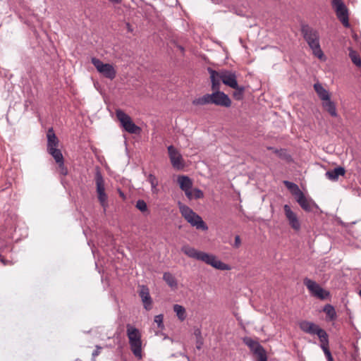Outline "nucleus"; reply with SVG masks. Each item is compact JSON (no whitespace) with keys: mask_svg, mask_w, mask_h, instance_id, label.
Listing matches in <instances>:
<instances>
[{"mask_svg":"<svg viewBox=\"0 0 361 361\" xmlns=\"http://www.w3.org/2000/svg\"><path fill=\"white\" fill-rule=\"evenodd\" d=\"M181 251L188 257L204 262L214 268L219 270H229L230 267L228 264L221 262L217 257L211 254L204 252L199 251L194 247L188 245H183L181 247Z\"/></svg>","mask_w":361,"mask_h":361,"instance_id":"obj_1","label":"nucleus"},{"mask_svg":"<svg viewBox=\"0 0 361 361\" xmlns=\"http://www.w3.org/2000/svg\"><path fill=\"white\" fill-rule=\"evenodd\" d=\"M207 71L210 75L212 89L218 90L219 87H221V81L231 88L238 87L237 75L235 72L225 69L215 71L211 68H208Z\"/></svg>","mask_w":361,"mask_h":361,"instance_id":"obj_2","label":"nucleus"},{"mask_svg":"<svg viewBox=\"0 0 361 361\" xmlns=\"http://www.w3.org/2000/svg\"><path fill=\"white\" fill-rule=\"evenodd\" d=\"M301 31L313 54L318 59L324 60V54L320 47L318 32L308 25H303Z\"/></svg>","mask_w":361,"mask_h":361,"instance_id":"obj_3","label":"nucleus"},{"mask_svg":"<svg viewBox=\"0 0 361 361\" xmlns=\"http://www.w3.org/2000/svg\"><path fill=\"white\" fill-rule=\"evenodd\" d=\"M179 211L182 216L192 226L195 227L197 229L207 231L208 227L202 217L196 214L188 206L178 202Z\"/></svg>","mask_w":361,"mask_h":361,"instance_id":"obj_4","label":"nucleus"},{"mask_svg":"<svg viewBox=\"0 0 361 361\" xmlns=\"http://www.w3.org/2000/svg\"><path fill=\"white\" fill-rule=\"evenodd\" d=\"M126 334L131 351L137 358L141 359L142 342L140 331L131 324H127Z\"/></svg>","mask_w":361,"mask_h":361,"instance_id":"obj_5","label":"nucleus"},{"mask_svg":"<svg viewBox=\"0 0 361 361\" xmlns=\"http://www.w3.org/2000/svg\"><path fill=\"white\" fill-rule=\"evenodd\" d=\"M331 5L338 19L345 27H348L350 26L348 11L343 0H331Z\"/></svg>","mask_w":361,"mask_h":361,"instance_id":"obj_6","label":"nucleus"},{"mask_svg":"<svg viewBox=\"0 0 361 361\" xmlns=\"http://www.w3.org/2000/svg\"><path fill=\"white\" fill-rule=\"evenodd\" d=\"M92 63L94 66L97 71L105 78L113 80L116 78V71L114 67L109 63H104L99 59L92 58Z\"/></svg>","mask_w":361,"mask_h":361,"instance_id":"obj_7","label":"nucleus"},{"mask_svg":"<svg viewBox=\"0 0 361 361\" xmlns=\"http://www.w3.org/2000/svg\"><path fill=\"white\" fill-rule=\"evenodd\" d=\"M304 285L307 287L309 292L314 297L320 300H325L330 295V293L322 288L317 283L312 279L305 278L303 281Z\"/></svg>","mask_w":361,"mask_h":361,"instance_id":"obj_8","label":"nucleus"},{"mask_svg":"<svg viewBox=\"0 0 361 361\" xmlns=\"http://www.w3.org/2000/svg\"><path fill=\"white\" fill-rule=\"evenodd\" d=\"M243 341L253 354L256 355L257 361H267L266 351L258 341L249 337L245 338Z\"/></svg>","mask_w":361,"mask_h":361,"instance_id":"obj_9","label":"nucleus"},{"mask_svg":"<svg viewBox=\"0 0 361 361\" xmlns=\"http://www.w3.org/2000/svg\"><path fill=\"white\" fill-rule=\"evenodd\" d=\"M95 183L98 200L105 211L108 207V196L105 192L104 180L100 173L96 174Z\"/></svg>","mask_w":361,"mask_h":361,"instance_id":"obj_10","label":"nucleus"},{"mask_svg":"<svg viewBox=\"0 0 361 361\" xmlns=\"http://www.w3.org/2000/svg\"><path fill=\"white\" fill-rule=\"evenodd\" d=\"M116 114L122 126L127 132L130 133H138L140 131V128L136 126L133 122L131 118L122 110H116Z\"/></svg>","mask_w":361,"mask_h":361,"instance_id":"obj_11","label":"nucleus"},{"mask_svg":"<svg viewBox=\"0 0 361 361\" xmlns=\"http://www.w3.org/2000/svg\"><path fill=\"white\" fill-rule=\"evenodd\" d=\"M220 88L221 87H219L218 90L212 89L213 91V93L212 94V104L224 107L231 106V100L227 94L220 91Z\"/></svg>","mask_w":361,"mask_h":361,"instance_id":"obj_12","label":"nucleus"},{"mask_svg":"<svg viewBox=\"0 0 361 361\" xmlns=\"http://www.w3.org/2000/svg\"><path fill=\"white\" fill-rule=\"evenodd\" d=\"M168 153L173 167L176 170L183 169L185 164L180 152L173 145H170L168 147Z\"/></svg>","mask_w":361,"mask_h":361,"instance_id":"obj_13","label":"nucleus"},{"mask_svg":"<svg viewBox=\"0 0 361 361\" xmlns=\"http://www.w3.org/2000/svg\"><path fill=\"white\" fill-rule=\"evenodd\" d=\"M283 211L289 226L295 231L300 230L301 224L295 212L288 204L283 206Z\"/></svg>","mask_w":361,"mask_h":361,"instance_id":"obj_14","label":"nucleus"},{"mask_svg":"<svg viewBox=\"0 0 361 361\" xmlns=\"http://www.w3.org/2000/svg\"><path fill=\"white\" fill-rule=\"evenodd\" d=\"M139 296L141 298L144 308L149 311L152 308V299L149 294V288L145 286H142L138 292Z\"/></svg>","mask_w":361,"mask_h":361,"instance_id":"obj_15","label":"nucleus"},{"mask_svg":"<svg viewBox=\"0 0 361 361\" xmlns=\"http://www.w3.org/2000/svg\"><path fill=\"white\" fill-rule=\"evenodd\" d=\"M48 152L53 157L55 161L59 165L60 173L62 175H66L68 170L64 166L63 157L61 150L55 148L52 150H49Z\"/></svg>","mask_w":361,"mask_h":361,"instance_id":"obj_16","label":"nucleus"},{"mask_svg":"<svg viewBox=\"0 0 361 361\" xmlns=\"http://www.w3.org/2000/svg\"><path fill=\"white\" fill-rule=\"evenodd\" d=\"M299 326L302 331L312 335H317L321 329L318 325L308 321L300 322Z\"/></svg>","mask_w":361,"mask_h":361,"instance_id":"obj_17","label":"nucleus"},{"mask_svg":"<svg viewBox=\"0 0 361 361\" xmlns=\"http://www.w3.org/2000/svg\"><path fill=\"white\" fill-rule=\"evenodd\" d=\"M177 182L179 185L180 188L183 191L189 190L193 185L192 179L185 175H180L178 176Z\"/></svg>","mask_w":361,"mask_h":361,"instance_id":"obj_18","label":"nucleus"},{"mask_svg":"<svg viewBox=\"0 0 361 361\" xmlns=\"http://www.w3.org/2000/svg\"><path fill=\"white\" fill-rule=\"evenodd\" d=\"M345 174V170L343 167L338 166L334 170L326 172V177L331 181H337L340 176H343Z\"/></svg>","mask_w":361,"mask_h":361,"instance_id":"obj_19","label":"nucleus"},{"mask_svg":"<svg viewBox=\"0 0 361 361\" xmlns=\"http://www.w3.org/2000/svg\"><path fill=\"white\" fill-rule=\"evenodd\" d=\"M295 198L303 210L306 212H310L312 210V201L307 199L302 192L296 196Z\"/></svg>","mask_w":361,"mask_h":361,"instance_id":"obj_20","label":"nucleus"},{"mask_svg":"<svg viewBox=\"0 0 361 361\" xmlns=\"http://www.w3.org/2000/svg\"><path fill=\"white\" fill-rule=\"evenodd\" d=\"M12 250V247L10 245H6L4 247L0 248V262L3 265H11L13 264L11 257H8L7 254L10 253Z\"/></svg>","mask_w":361,"mask_h":361,"instance_id":"obj_21","label":"nucleus"},{"mask_svg":"<svg viewBox=\"0 0 361 361\" xmlns=\"http://www.w3.org/2000/svg\"><path fill=\"white\" fill-rule=\"evenodd\" d=\"M47 151L57 148L59 145V140L56 136L52 128L49 129L47 132Z\"/></svg>","mask_w":361,"mask_h":361,"instance_id":"obj_22","label":"nucleus"},{"mask_svg":"<svg viewBox=\"0 0 361 361\" xmlns=\"http://www.w3.org/2000/svg\"><path fill=\"white\" fill-rule=\"evenodd\" d=\"M314 89L323 102L330 99L329 92L320 83H315L314 85Z\"/></svg>","mask_w":361,"mask_h":361,"instance_id":"obj_23","label":"nucleus"},{"mask_svg":"<svg viewBox=\"0 0 361 361\" xmlns=\"http://www.w3.org/2000/svg\"><path fill=\"white\" fill-rule=\"evenodd\" d=\"M324 109L333 117L338 116L335 104L330 99L323 102Z\"/></svg>","mask_w":361,"mask_h":361,"instance_id":"obj_24","label":"nucleus"},{"mask_svg":"<svg viewBox=\"0 0 361 361\" xmlns=\"http://www.w3.org/2000/svg\"><path fill=\"white\" fill-rule=\"evenodd\" d=\"M212 94H206L201 97L197 98L192 101L194 105H205L212 104Z\"/></svg>","mask_w":361,"mask_h":361,"instance_id":"obj_25","label":"nucleus"},{"mask_svg":"<svg viewBox=\"0 0 361 361\" xmlns=\"http://www.w3.org/2000/svg\"><path fill=\"white\" fill-rule=\"evenodd\" d=\"M283 184L290 190V193L295 197L298 196L300 193L302 192L298 185L295 183L288 180H284Z\"/></svg>","mask_w":361,"mask_h":361,"instance_id":"obj_26","label":"nucleus"},{"mask_svg":"<svg viewBox=\"0 0 361 361\" xmlns=\"http://www.w3.org/2000/svg\"><path fill=\"white\" fill-rule=\"evenodd\" d=\"M323 311L326 313V316L329 317V319L333 321L336 318V312L334 307L329 304L326 305L324 307Z\"/></svg>","mask_w":361,"mask_h":361,"instance_id":"obj_27","label":"nucleus"},{"mask_svg":"<svg viewBox=\"0 0 361 361\" xmlns=\"http://www.w3.org/2000/svg\"><path fill=\"white\" fill-rule=\"evenodd\" d=\"M173 311L176 312L178 318L180 321H183L186 318V312L185 307L180 305H173Z\"/></svg>","mask_w":361,"mask_h":361,"instance_id":"obj_28","label":"nucleus"},{"mask_svg":"<svg viewBox=\"0 0 361 361\" xmlns=\"http://www.w3.org/2000/svg\"><path fill=\"white\" fill-rule=\"evenodd\" d=\"M163 279L170 287L173 288L177 286L176 280L171 274L169 272L164 273Z\"/></svg>","mask_w":361,"mask_h":361,"instance_id":"obj_29","label":"nucleus"},{"mask_svg":"<svg viewBox=\"0 0 361 361\" xmlns=\"http://www.w3.org/2000/svg\"><path fill=\"white\" fill-rule=\"evenodd\" d=\"M349 56L352 61V62L356 66H361V59L360 57L359 54L353 50L350 49Z\"/></svg>","mask_w":361,"mask_h":361,"instance_id":"obj_30","label":"nucleus"},{"mask_svg":"<svg viewBox=\"0 0 361 361\" xmlns=\"http://www.w3.org/2000/svg\"><path fill=\"white\" fill-rule=\"evenodd\" d=\"M233 89L235 90V92L233 94V97L236 100H241L243 98V94L245 92V87L244 86H240L238 85V87H233Z\"/></svg>","mask_w":361,"mask_h":361,"instance_id":"obj_31","label":"nucleus"},{"mask_svg":"<svg viewBox=\"0 0 361 361\" xmlns=\"http://www.w3.org/2000/svg\"><path fill=\"white\" fill-rule=\"evenodd\" d=\"M135 207L138 210H140L142 213L148 212L147 203L143 200H137Z\"/></svg>","mask_w":361,"mask_h":361,"instance_id":"obj_32","label":"nucleus"},{"mask_svg":"<svg viewBox=\"0 0 361 361\" xmlns=\"http://www.w3.org/2000/svg\"><path fill=\"white\" fill-rule=\"evenodd\" d=\"M317 335L318 336L321 343H329L328 335L324 329H321Z\"/></svg>","mask_w":361,"mask_h":361,"instance_id":"obj_33","label":"nucleus"},{"mask_svg":"<svg viewBox=\"0 0 361 361\" xmlns=\"http://www.w3.org/2000/svg\"><path fill=\"white\" fill-rule=\"evenodd\" d=\"M147 180L149 182V183L151 184V186L153 189L157 188L159 182L155 176H154L152 174H149Z\"/></svg>","mask_w":361,"mask_h":361,"instance_id":"obj_34","label":"nucleus"},{"mask_svg":"<svg viewBox=\"0 0 361 361\" xmlns=\"http://www.w3.org/2000/svg\"><path fill=\"white\" fill-rule=\"evenodd\" d=\"M193 199H202L204 197L203 192L198 188H192Z\"/></svg>","mask_w":361,"mask_h":361,"instance_id":"obj_35","label":"nucleus"},{"mask_svg":"<svg viewBox=\"0 0 361 361\" xmlns=\"http://www.w3.org/2000/svg\"><path fill=\"white\" fill-rule=\"evenodd\" d=\"M163 319L164 316L162 314H159L154 317V323L157 324V326L159 329H162L164 327Z\"/></svg>","mask_w":361,"mask_h":361,"instance_id":"obj_36","label":"nucleus"},{"mask_svg":"<svg viewBox=\"0 0 361 361\" xmlns=\"http://www.w3.org/2000/svg\"><path fill=\"white\" fill-rule=\"evenodd\" d=\"M184 192L188 200H191L193 199L192 188L189 189V190L185 191Z\"/></svg>","mask_w":361,"mask_h":361,"instance_id":"obj_37","label":"nucleus"},{"mask_svg":"<svg viewBox=\"0 0 361 361\" xmlns=\"http://www.w3.org/2000/svg\"><path fill=\"white\" fill-rule=\"evenodd\" d=\"M241 245V240L239 235L235 237V242L233 246L235 247H239Z\"/></svg>","mask_w":361,"mask_h":361,"instance_id":"obj_38","label":"nucleus"},{"mask_svg":"<svg viewBox=\"0 0 361 361\" xmlns=\"http://www.w3.org/2000/svg\"><path fill=\"white\" fill-rule=\"evenodd\" d=\"M102 348L99 345H97L96 346V349L93 351L92 353V357H97V355H99L100 353V350H101Z\"/></svg>","mask_w":361,"mask_h":361,"instance_id":"obj_39","label":"nucleus"},{"mask_svg":"<svg viewBox=\"0 0 361 361\" xmlns=\"http://www.w3.org/2000/svg\"><path fill=\"white\" fill-rule=\"evenodd\" d=\"M267 149H268L269 150H273V152H274L275 154H278V155H279V156H281V155L282 149L279 150V149H274V148H273V147H267Z\"/></svg>","mask_w":361,"mask_h":361,"instance_id":"obj_40","label":"nucleus"},{"mask_svg":"<svg viewBox=\"0 0 361 361\" xmlns=\"http://www.w3.org/2000/svg\"><path fill=\"white\" fill-rule=\"evenodd\" d=\"M322 350H323V351H324V354H325L326 357L331 354V353H330V351H329V346H327V347L324 348V349H322Z\"/></svg>","mask_w":361,"mask_h":361,"instance_id":"obj_41","label":"nucleus"},{"mask_svg":"<svg viewBox=\"0 0 361 361\" xmlns=\"http://www.w3.org/2000/svg\"><path fill=\"white\" fill-rule=\"evenodd\" d=\"M118 192L119 194V196L123 199V200H125L126 199V195L125 194L120 190V189H118Z\"/></svg>","mask_w":361,"mask_h":361,"instance_id":"obj_42","label":"nucleus"},{"mask_svg":"<svg viewBox=\"0 0 361 361\" xmlns=\"http://www.w3.org/2000/svg\"><path fill=\"white\" fill-rule=\"evenodd\" d=\"M202 345V342L200 341H197V348L200 349Z\"/></svg>","mask_w":361,"mask_h":361,"instance_id":"obj_43","label":"nucleus"},{"mask_svg":"<svg viewBox=\"0 0 361 361\" xmlns=\"http://www.w3.org/2000/svg\"><path fill=\"white\" fill-rule=\"evenodd\" d=\"M109 1L114 4H119L121 2V0H109Z\"/></svg>","mask_w":361,"mask_h":361,"instance_id":"obj_44","label":"nucleus"},{"mask_svg":"<svg viewBox=\"0 0 361 361\" xmlns=\"http://www.w3.org/2000/svg\"><path fill=\"white\" fill-rule=\"evenodd\" d=\"M326 358H327L328 361H334L333 357L331 356V354H330L328 356H326Z\"/></svg>","mask_w":361,"mask_h":361,"instance_id":"obj_45","label":"nucleus"},{"mask_svg":"<svg viewBox=\"0 0 361 361\" xmlns=\"http://www.w3.org/2000/svg\"><path fill=\"white\" fill-rule=\"evenodd\" d=\"M329 346V343H321V348L324 349V348Z\"/></svg>","mask_w":361,"mask_h":361,"instance_id":"obj_46","label":"nucleus"},{"mask_svg":"<svg viewBox=\"0 0 361 361\" xmlns=\"http://www.w3.org/2000/svg\"><path fill=\"white\" fill-rule=\"evenodd\" d=\"M358 294H359V295H360V298H361V290L359 291Z\"/></svg>","mask_w":361,"mask_h":361,"instance_id":"obj_47","label":"nucleus"},{"mask_svg":"<svg viewBox=\"0 0 361 361\" xmlns=\"http://www.w3.org/2000/svg\"><path fill=\"white\" fill-rule=\"evenodd\" d=\"M75 361H82L80 359H77Z\"/></svg>","mask_w":361,"mask_h":361,"instance_id":"obj_48","label":"nucleus"}]
</instances>
